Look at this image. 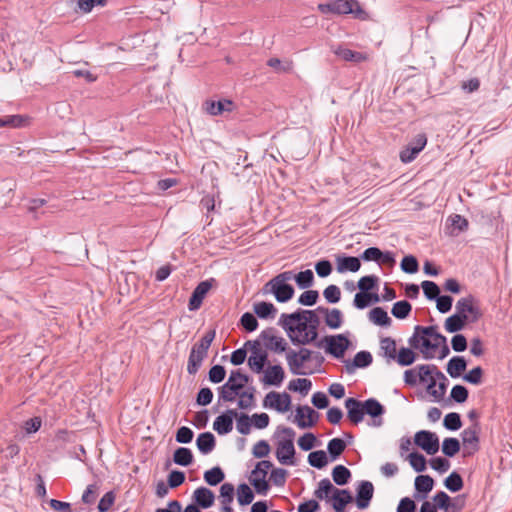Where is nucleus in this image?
Returning a JSON list of instances; mask_svg holds the SVG:
<instances>
[{
  "instance_id": "nucleus-11",
  "label": "nucleus",
  "mask_w": 512,
  "mask_h": 512,
  "mask_svg": "<svg viewBox=\"0 0 512 512\" xmlns=\"http://www.w3.org/2000/svg\"><path fill=\"white\" fill-rule=\"evenodd\" d=\"M263 293H271L280 303L288 302L294 295V288L289 283H282L271 279L263 287Z\"/></svg>"
},
{
  "instance_id": "nucleus-19",
  "label": "nucleus",
  "mask_w": 512,
  "mask_h": 512,
  "mask_svg": "<svg viewBox=\"0 0 512 512\" xmlns=\"http://www.w3.org/2000/svg\"><path fill=\"white\" fill-rule=\"evenodd\" d=\"M238 417V412L235 409H228L214 420L213 429L219 435H226L233 429V419Z\"/></svg>"
},
{
  "instance_id": "nucleus-35",
  "label": "nucleus",
  "mask_w": 512,
  "mask_h": 512,
  "mask_svg": "<svg viewBox=\"0 0 512 512\" xmlns=\"http://www.w3.org/2000/svg\"><path fill=\"white\" fill-rule=\"evenodd\" d=\"M362 404L364 408V414H367L374 419L381 417L385 412L383 405L374 398H369L365 401H362Z\"/></svg>"
},
{
  "instance_id": "nucleus-43",
  "label": "nucleus",
  "mask_w": 512,
  "mask_h": 512,
  "mask_svg": "<svg viewBox=\"0 0 512 512\" xmlns=\"http://www.w3.org/2000/svg\"><path fill=\"white\" fill-rule=\"evenodd\" d=\"M255 388L250 387L246 391H241L237 396L240 397L237 405L240 409H249L254 406Z\"/></svg>"
},
{
  "instance_id": "nucleus-14",
  "label": "nucleus",
  "mask_w": 512,
  "mask_h": 512,
  "mask_svg": "<svg viewBox=\"0 0 512 512\" xmlns=\"http://www.w3.org/2000/svg\"><path fill=\"white\" fill-rule=\"evenodd\" d=\"M263 406L284 413L290 409L291 397L286 392L278 393L271 391L265 396Z\"/></svg>"
},
{
  "instance_id": "nucleus-16",
  "label": "nucleus",
  "mask_w": 512,
  "mask_h": 512,
  "mask_svg": "<svg viewBox=\"0 0 512 512\" xmlns=\"http://www.w3.org/2000/svg\"><path fill=\"white\" fill-rule=\"evenodd\" d=\"M427 144L426 135L421 133L416 135L413 140L400 152V160L403 163L412 162Z\"/></svg>"
},
{
  "instance_id": "nucleus-29",
  "label": "nucleus",
  "mask_w": 512,
  "mask_h": 512,
  "mask_svg": "<svg viewBox=\"0 0 512 512\" xmlns=\"http://www.w3.org/2000/svg\"><path fill=\"white\" fill-rule=\"evenodd\" d=\"M194 499L198 506L203 509H207L213 505L215 495L210 489L206 487H200L194 491Z\"/></svg>"
},
{
  "instance_id": "nucleus-28",
  "label": "nucleus",
  "mask_w": 512,
  "mask_h": 512,
  "mask_svg": "<svg viewBox=\"0 0 512 512\" xmlns=\"http://www.w3.org/2000/svg\"><path fill=\"white\" fill-rule=\"evenodd\" d=\"M336 264L339 273L357 272L361 267L360 258L354 256H338Z\"/></svg>"
},
{
  "instance_id": "nucleus-31",
  "label": "nucleus",
  "mask_w": 512,
  "mask_h": 512,
  "mask_svg": "<svg viewBox=\"0 0 512 512\" xmlns=\"http://www.w3.org/2000/svg\"><path fill=\"white\" fill-rule=\"evenodd\" d=\"M332 498L334 500L333 509L336 512H344L346 505L353 501L351 493L346 489L335 490Z\"/></svg>"
},
{
  "instance_id": "nucleus-63",
  "label": "nucleus",
  "mask_w": 512,
  "mask_h": 512,
  "mask_svg": "<svg viewBox=\"0 0 512 512\" xmlns=\"http://www.w3.org/2000/svg\"><path fill=\"white\" fill-rule=\"evenodd\" d=\"M409 462L416 472H423L426 469V459L418 452H412L409 455Z\"/></svg>"
},
{
  "instance_id": "nucleus-7",
  "label": "nucleus",
  "mask_w": 512,
  "mask_h": 512,
  "mask_svg": "<svg viewBox=\"0 0 512 512\" xmlns=\"http://www.w3.org/2000/svg\"><path fill=\"white\" fill-rule=\"evenodd\" d=\"M273 467V464L269 460L259 461L255 468L251 471L249 476V482L254 487L255 491L259 495L265 496L269 491V482L266 477L268 471Z\"/></svg>"
},
{
  "instance_id": "nucleus-20",
  "label": "nucleus",
  "mask_w": 512,
  "mask_h": 512,
  "mask_svg": "<svg viewBox=\"0 0 512 512\" xmlns=\"http://www.w3.org/2000/svg\"><path fill=\"white\" fill-rule=\"evenodd\" d=\"M479 423H474L464 429L461 433L462 443L466 449L467 454H473L479 448Z\"/></svg>"
},
{
  "instance_id": "nucleus-50",
  "label": "nucleus",
  "mask_w": 512,
  "mask_h": 512,
  "mask_svg": "<svg viewBox=\"0 0 512 512\" xmlns=\"http://www.w3.org/2000/svg\"><path fill=\"white\" fill-rule=\"evenodd\" d=\"M254 499V494L251 488L242 483L237 488V500L240 505H249Z\"/></svg>"
},
{
  "instance_id": "nucleus-37",
  "label": "nucleus",
  "mask_w": 512,
  "mask_h": 512,
  "mask_svg": "<svg viewBox=\"0 0 512 512\" xmlns=\"http://www.w3.org/2000/svg\"><path fill=\"white\" fill-rule=\"evenodd\" d=\"M30 123V118L23 115H8L0 118V127L20 128L25 127Z\"/></svg>"
},
{
  "instance_id": "nucleus-56",
  "label": "nucleus",
  "mask_w": 512,
  "mask_h": 512,
  "mask_svg": "<svg viewBox=\"0 0 512 512\" xmlns=\"http://www.w3.org/2000/svg\"><path fill=\"white\" fill-rule=\"evenodd\" d=\"M443 425L447 430L456 431L461 428V417L456 412L448 413L443 420Z\"/></svg>"
},
{
  "instance_id": "nucleus-46",
  "label": "nucleus",
  "mask_w": 512,
  "mask_h": 512,
  "mask_svg": "<svg viewBox=\"0 0 512 512\" xmlns=\"http://www.w3.org/2000/svg\"><path fill=\"white\" fill-rule=\"evenodd\" d=\"M411 310V304L406 300H402L394 303L391 313L398 319H405L409 316Z\"/></svg>"
},
{
  "instance_id": "nucleus-1",
  "label": "nucleus",
  "mask_w": 512,
  "mask_h": 512,
  "mask_svg": "<svg viewBox=\"0 0 512 512\" xmlns=\"http://www.w3.org/2000/svg\"><path fill=\"white\" fill-rule=\"evenodd\" d=\"M445 341L446 337L437 332V326H416L414 334L408 340L412 348L420 349L425 359L433 358L434 355L431 352Z\"/></svg>"
},
{
  "instance_id": "nucleus-27",
  "label": "nucleus",
  "mask_w": 512,
  "mask_h": 512,
  "mask_svg": "<svg viewBox=\"0 0 512 512\" xmlns=\"http://www.w3.org/2000/svg\"><path fill=\"white\" fill-rule=\"evenodd\" d=\"M334 54L344 61L350 62H363L367 60V55L361 52L353 51L344 46H337L332 48Z\"/></svg>"
},
{
  "instance_id": "nucleus-12",
  "label": "nucleus",
  "mask_w": 512,
  "mask_h": 512,
  "mask_svg": "<svg viewBox=\"0 0 512 512\" xmlns=\"http://www.w3.org/2000/svg\"><path fill=\"white\" fill-rule=\"evenodd\" d=\"M310 349L301 348L298 352L295 350H288L286 353V360L290 371L294 375H306L307 372L303 371L304 364L310 361Z\"/></svg>"
},
{
  "instance_id": "nucleus-51",
  "label": "nucleus",
  "mask_w": 512,
  "mask_h": 512,
  "mask_svg": "<svg viewBox=\"0 0 512 512\" xmlns=\"http://www.w3.org/2000/svg\"><path fill=\"white\" fill-rule=\"evenodd\" d=\"M460 451V442L457 438L448 437L443 440L442 452L448 456L453 457Z\"/></svg>"
},
{
  "instance_id": "nucleus-62",
  "label": "nucleus",
  "mask_w": 512,
  "mask_h": 512,
  "mask_svg": "<svg viewBox=\"0 0 512 512\" xmlns=\"http://www.w3.org/2000/svg\"><path fill=\"white\" fill-rule=\"evenodd\" d=\"M323 296L328 303H337L341 299L340 288L334 284H331L324 289Z\"/></svg>"
},
{
  "instance_id": "nucleus-42",
  "label": "nucleus",
  "mask_w": 512,
  "mask_h": 512,
  "mask_svg": "<svg viewBox=\"0 0 512 512\" xmlns=\"http://www.w3.org/2000/svg\"><path fill=\"white\" fill-rule=\"evenodd\" d=\"M335 490L339 489L335 488L328 478H324L319 482L318 488L314 491V496L317 499L322 500L326 498L330 493L334 494Z\"/></svg>"
},
{
  "instance_id": "nucleus-9",
  "label": "nucleus",
  "mask_w": 512,
  "mask_h": 512,
  "mask_svg": "<svg viewBox=\"0 0 512 512\" xmlns=\"http://www.w3.org/2000/svg\"><path fill=\"white\" fill-rule=\"evenodd\" d=\"M245 347H249L251 354L248 358V366L254 373H261L268 360V354L266 351L261 349L260 340H249L244 344Z\"/></svg>"
},
{
  "instance_id": "nucleus-17",
  "label": "nucleus",
  "mask_w": 512,
  "mask_h": 512,
  "mask_svg": "<svg viewBox=\"0 0 512 512\" xmlns=\"http://www.w3.org/2000/svg\"><path fill=\"white\" fill-rule=\"evenodd\" d=\"M319 414L310 406H298L296 408L295 422L301 429L312 427L316 424Z\"/></svg>"
},
{
  "instance_id": "nucleus-33",
  "label": "nucleus",
  "mask_w": 512,
  "mask_h": 512,
  "mask_svg": "<svg viewBox=\"0 0 512 512\" xmlns=\"http://www.w3.org/2000/svg\"><path fill=\"white\" fill-rule=\"evenodd\" d=\"M215 437L211 432H204L199 434L196 440V445L202 454H209L215 447Z\"/></svg>"
},
{
  "instance_id": "nucleus-4",
  "label": "nucleus",
  "mask_w": 512,
  "mask_h": 512,
  "mask_svg": "<svg viewBox=\"0 0 512 512\" xmlns=\"http://www.w3.org/2000/svg\"><path fill=\"white\" fill-rule=\"evenodd\" d=\"M277 431L284 435V438L277 443L276 458L283 465H293L295 456L293 440L295 432L290 427H278Z\"/></svg>"
},
{
  "instance_id": "nucleus-55",
  "label": "nucleus",
  "mask_w": 512,
  "mask_h": 512,
  "mask_svg": "<svg viewBox=\"0 0 512 512\" xmlns=\"http://www.w3.org/2000/svg\"><path fill=\"white\" fill-rule=\"evenodd\" d=\"M421 287L429 300H436L440 296V288L435 282L425 280L421 283Z\"/></svg>"
},
{
  "instance_id": "nucleus-59",
  "label": "nucleus",
  "mask_w": 512,
  "mask_h": 512,
  "mask_svg": "<svg viewBox=\"0 0 512 512\" xmlns=\"http://www.w3.org/2000/svg\"><path fill=\"white\" fill-rule=\"evenodd\" d=\"M240 325L247 332H253L258 327V320L254 316V314H252L250 312H246L240 318Z\"/></svg>"
},
{
  "instance_id": "nucleus-38",
  "label": "nucleus",
  "mask_w": 512,
  "mask_h": 512,
  "mask_svg": "<svg viewBox=\"0 0 512 512\" xmlns=\"http://www.w3.org/2000/svg\"><path fill=\"white\" fill-rule=\"evenodd\" d=\"M332 478L337 485L343 486L349 482L351 478V472L344 465H337L332 470Z\"/></svg>"
},
{
  "instance_id": "nucleus-24",
  "label": "nucleus",
  "mask_w": 512,
  "mask_h": 512,
  "mask_svg": "<svg viewBox=\"0 0 512 512\" xmlns=\"http://www.w3.org/2000/svg\"><path fill=\"white\" fill-rule=\"evenodd\" d=\"M285 378V372L281 365L269 366L264 371L261 382L264 385L279 387Z\"/></svg>"
},
{
  "instance_id": "nucleus-44",
  "label": "nucleus",
  "mask_w": 512,
  "mask_h": 512,
  "mask_svg": "<svg viewBox=\"0 0 512 512\" xmlns=\"http://www.w3.org/2000/svg\"><path fill=\"white\" fill-rule=\"evenodd\" d=\"M225 478V474L220 467H213L204 473V480L211 486H216Z\"/></svg>"
},
{
  "instance_id": "nucleus-57",
  "label": "nucleus",
  "mask_w": 512,
  "mask_h": 512,
  "mask_svg": "<svg viewBox=\"0 0 512 512\" xmlns=\"http://www.w3.org/2000/svg\"><path fill=\"white\" fill-rule=\"evenodd\" d=\"M437 371H440L435 365L418 366V379L420 382H427L433 376L437 377Z\"/></svg>"
},
{
  "instance_id": "nucleus-23",
  "label": "nucleus",
  "mask_w": 512,
  "mask_h": 512,
  "mask_svg": "<svg viewBox=\"0 0 512 512\" xmlns=\"http://www.w3.org/2000/svg\"><path fill=\"white\" fill-rule=\"evenodd\" d=\"M203 110L212 116L221 115L223 112H230L234 108L231 100L223 99L219 101L206 100L202 106Z\"/></svg>"
},
{
  "instance_id": "nucleus-40",
  "label": "nucleus",
  "mask_w": 512,
  "mask_h": 512,
  "mask_svg": "<svg viewBox=\"0 0 512 512\" xmlns=\"http://www.w3.org/2000/svg\"><path fill=\"white\" fill-rule=\"evenodd\" d=\"M369 319L374 324L379 326H388L391 323V319L387 312L381 307H375L369 312Z\"/></svg>"
},
{
  "instance_id": "nucleus-10",
  "label": "nucleus",
  "mask_w": 512,
  "mask_h": 512,
  "mask_svg": "<svg viewBox=\"0 0 512 512\" xmlns=\"http://www.w3.org/2000/svg\"><path fill=\"white\" fill-rule=\"evenodd\" d=\"M258 340L263 342L266 350L274 353L281 354L283 352L287 353L288 351V343L283 337L276 335L274 328H267L263 330L260 333Z\"/></svg>"
},
{
  "instance_id": "nucleus-21",
  "label": "nucleus",
  "mask_w": 512,
  "mask_h": 512,
  "mask_svg": "<svg viewBox=\"0 0 512 512\" xmlns=\"http://www.w3.org/2000/svg\"><path fill=\"white\" fill-rule=\"evenodd\" d=\"M213 279L200 282L189 299L188 308L190 311H195L202 305L203 299L212 287Z\"/></svg>"
},
{
  "instance_id": "nucleus-36",
  "label": "nucleus",
  "mask_w": 512,
  "mask_h": 512,
  "mask_svg": "<svg viewBox=\"0 0 512 512\" xmlns=\"http://www.w3.org/2000/svg\"><path fill=\"white\" fill-rule=\"evenodd\" d=\"M254 313L261 319L274 318L277 308L270 302H258L253 306Z\"/></svg>"
},
{
  "instance_id": "nucleus-60",
  "label": "nucleus",
  "mask_w": 512,
  "mask_h": 512,
  "mask_svg": "<svg viewBox=\"0 0 512 512\" xmlns=\"http://www.w3.org/2000/svg\"><path fill=\"white\" fill-rule=\"evenodd\" d=\"M267 65L273 68L278 73L289 72L292 70L293 67L292 61L282 62L279 58H270L267 61Z\"/></svg>"
},
{
  "instance_id": "nucleus-8",
  "label": "nucleus",
  "mask_w": 512,
  "mask_h": 512,
  "mask_svg": "<svg viewBox=\"0 0 512 512\" xmlns=\"http://www.w3.org/2000/svg\"><path fill=\"white\" fill-rule=\"evenodd\" d=\"M302 313L303 320L306 321L307 326L310 328L309 333L303 334V336L295 337L293 344L296 345H307L315 342L318 337V327L320 325V318L313 310H299Z\"/></svg>"
},
{
  "instance_id": "nucleus-3",
  "label": "nucleus",
  "mask_w": 512,
  "mask_h": 512,
  "mask_svg": "<svg viewBox=\"0 0 512 512\" xmlns=\"http://www.w3.org/2000/svg\"><path fill=\"white\" fill-rule=\"evenodd\" d=\"M249 380V376L243 374L240 370L232 371L228 381L218 389L219 401L233 402Z\"/></svg>"
},
{
  "instance_id": "nucleus-49",
  "label": "nucleus",
  "mask_w": 512,
  "mask_h": 512,
  "mask_svg": "<svg viewBox=\"0 0 512 512\" xmlns=\"http://www.w3.org/2000/svg\"><path fill=\"white\" fill-rule=\"evenodd\" d=\"M381 350L384 353V356L389 360H395L397 355L396 342L394 339L390 337H385L381 339L380 342Z\"/></svg>"
},
{
  "instance_id": "nucleus-2",
  "label": "nucleus",
  "mask_w": 512,
  "mask_h": 512,
  "mask_svg": "<svg viewBox=\"0 0 512 512\" xmlns=\"http://www.w3.org/2000/svg\"><path fill=\"white\" fill-rule=\"evenodd\" d=\"M215 336V330H209L198 343L193 345L187 364V371L189 374L194 375L198 372L203 360L207 356L208 349L215 339Z\"/></svg>"
},
{
  "instance_id": "nucleus-58",
  "label": "nucleus",
  "mask_w": 512,
  "mask_h": 512,
  "mask_svg": "<svg viewBox=\"0 0 512 512\" xmlns=\"http://www.w3.org/2000/svg\"><path fill=\"white\" fill-rule=\"evenodd\" d=\"M378 283V277L375 275H367L360 278L358 281V288L360 289V292L367 293L370 290H373L376 288Z\"/></svg>"
},
{
  "instance_id": "nucleus-48",
  "label": "nucleus",
  "mask_w": 512,
  "mask_h": 512,
  "mask_svg": "<svg viewBox=\"0 0 512 512\" xmlns=\"http://www.w3.org/2000/svg\"><path fill=\"white\" fill-rule=\"evenodd\" d=\"M434 486V480L429 475H419L415 478V489L418 492L427 494Z\"/></svg>"
},
{
  "instance_id": "nucleus-54",
  "label": "nucleus",
  "mask_w": 512,
  "mask_h": 512,
  "mask_svg": "<svg viewBox=\"0 0 512 512\" xmlns=\"http://www.w3.org/2000/svg\"><path fill=\"white\" fill-rule=\"evenodd\" d=\"M416 359L415 353L409 349L402 347L396 355V361L401 366H409L414 363Z\"/></svg>"
},
{
  "instance_id": "nucleus-52",
  "label": "nucleus",
  "mask_w": 512,
  "mask_h": 512,
  "mask_svg": "<svg viewBox=\"0 0 512 512\" xmlns=\"http://www.w3.org/2000/svg\"><path fill=\"white\" fill-rule=\"evenodd\" d=\"M295 281L301 289L310 288L314 283V274L310 269L301 271L296 274Z\"/></svg>"
},
{
  "instance_id": "nucleus-53",
  "label": "nucleus",
  "mask_w": 512,
  "mask_h": 512,
  "mask_svg": "<svg viewBox=\"0 0 512 512\" xmlns=\"http://www.w3.org/2000/svg\"><path fill=\"white\" fill-rule=\"evenodd\" d=\"M445 487L451 492H458L463 488V479L457 472H452L444 481Z\"/></svg>"
},
{
  "instance_id": "nucleus-26",
  "label": "nucleus",
  "mask_w": 512,
  "mask_h": 512,
  "mask_svg": "<svg viewBox=\"0 0 512 512\" xmlns=\"http://www.w3.org/2000/svg\"><path fill=\"white\" fill-rule=\"evenodd\" d=\"M316 311L325 315V323L329 328L338 329L341 327L342 322H343V315L339 309H337V308L329 309V308L320 306L317 308Z\"/></svg>"
},
{
  "instance_id": "nucleus-45",
  "label": "nucleus",
  "mask_w": 512,
  "mask_h": 512,
  "mask_svg": "<svg viewBox=\"0 0 512 512\" xmlns=\"http://www.w3.org/2000/svg\"><path fill=\"white\" fill-rule=\"evenodd\" d=\"M312 387V382L307 378H297L290 381L288 389L294 392H299L303 395L308 394Z\"/></svg>"
},
{
  "instance_id": "nucleus-39",
  "label": "nucleus",
  "mask_w": 512,
  "mask_h": 512,
  "mask_svg": "<svg viewBox=\"0 0 512 512\" xmlns=\"http://www.w3.org/2000/svg\"><path fill=\"white\" fill-rule=\"evenodd\" d=\"M173 461L177 465L189 466L193 462V454L189 448L179 447L174 451Z\"/></svg>"
},
{
  "instance_id": "nucleus-47",
  "label": "nucleus",
  "mask_w": 512,
  "mask_h": 512,
  "mask_svg": "<svg viewBox=\"0 0 512 512\" xmlns=\"http://www.w3.org/2000/svg\"><path fill=\"white\" fill-rule=\"evenodd\" d=\"M346 443L341 438H333L328 442L327 450L332 460L337 459L345 450Z\"/></svg>"
},
{
  "instance_id": "nucleus-32",
  "label": "nucleus",
  "mask_w": 512,
  "mask_h": 512,
  "mask_svg": "<svg viewBox=\"0 0 512 512\" xmlns=\"http://www.w3.org/2000/svg\"><path fill=\"white\" fill-rule=\"evenodd\" d=\"M467 362L462 356H454L447 363V373L452 378H458L466 370Z\"/></svg>"
},
{
  "instance_id": "nucleus-22",
  "label": "nucleus",
  "mask_w": 512,
  "mask_h": 512,
  "mask_svg": "<svg viewBox=\"0 0 512 512\" xmlns=\"http://www.w3.org/2000/svg\"><path fill=\"white\" fill-rule=\"evenodd\" d=\"M356 505L359 509H366L374 494V486L370 481H361L356 489Z\"/></svg>"
},
{
  "instance_id": "nucleus-41",
  "label": "nucleus",
  "mask_w": 512,
  "mask_h": 512,
  "mask_svg": "<svg viewBox=\"0 0 512 512\" xmlns=\"http://www.w3.org/2000/svg\"><path fill=\"white\" fill-rule=\"evenodd\" d=\"M308 463L317 469H322L328 464L327 454L324 450L313 451L308 455Z\"/></svg>"
},
{
  "instance_id": "nucleus-18",
  "label": "nucleus",
  "mask_w": 512,
  "mask_h": 512,
  "mask_svg": "<svg viewBox=\"0 0 512 512\" xmlns=\"http://www.w3.org/2000/svg\"><path fill=\"white\" fill-rule=\"evenodd\" d=\"M456 313L460 316L468 315L469 322H476L481 317L479 308L474 305L473 296L459 299L456 303Z\"/></svg>"
},
{
  "instance_id": "nucleus-15",
  "label": "nucleus",
  "mask_w": 512,
  "mask_h": 512,
  "mask_svg": "<svg viewBox=\"0 0 512 512\" xmlns=\"http://www.w3.org/2000/svg\"><path fill=\"white\" fill-rule=\"evenodd\" d=\"M414 442L429 455H434L439 450L437 435L427 430L418 431L414 436Z\"/></svg>"
},
{
  "instance_id": "nucleus-5",
  "label": "nucleus",
  "mask_w": 512,
  "mask_h": 512,
  "mask_svg": "<svg viewBox=\"0 0 512 512\" xmlns=\"http://www.w3.org/2000/svg\"><path fill=\"white\" fill-rule=\"evenodd\" d=\"M315 345L318 348H323L327 354L340 359L349 348L350 341L344 334L327 335L317 341Z\"/></svg>"
},
{
  "instance_id": "nucleus-30",
  "label": "nucleus",
  "mask_w": 512,
  "mask_h": 512,
  "mask_svg": "<svg viewBox=\"0 0 512 512\" xmlns=\"http://www.w3.org/2000/svg\"><path fill=\"white\" fill-rule=\"evenodd\" d=\"M469 322L468 315H462L455 313L445 320L444 327L449 333H455L462 330L465 325Z\"/></svg>"
},
{
  "instance_id": "nucleus-6",
  "label": "nucleus",
  "mask_w": 512,
  "mask_h": 512,
  "mask_svg": "<svg viewBox=\"0 0 512 512\" xmlns=\"http://www.w3.org/2000/svg\"><path fill=\"white\" fill-rule=\"evenodd\" d=\"M302 313L296 311L291 314H282L280 317V325L286 330L291 342L295 337L303 336L305 333H309L310 328L307 326L305 320H303Z\"/></svg>"
},
{
  "instance_id": "nucleus-61",
  "label": "nucleus",
  "mask_w": 512,
  "mask_h": 512,
  "mask_svg": "<svg viewBox=\"0 0 512 512\" xmlns=\"http://www.w3.org/2000/svg\"><path fill=\"white\" fill-rule=\"evenodd\" d=\"M235 418L237 419V431L242 435H248L251 431V418L244 413H238V417Z\"/></svg>"
},
{
  "instance_id": "nucleus-64",
  "label": "nucleus",
  "mask_w": 512,
  "mask_h": 512,
  "mask_svg": "<svg viewBox=\"0 0 512 512\" xmlns=\"http://www.w3.org/2000/svg\"><path fill=\"white\" fill-rule=\"evenodd\" d=\"M401 269L408 274L416 273L419 269L417 259L412 255L405 256L401 261Z\"/></svg>"
},
{
  "instance_id": "nucleus-25",
  "label": "nucleus",
  "mask_w": 512,
  "mask_h": 512,
  "mask_svg": "<svg viewBox=\"0 0 512 512\" xmlns=\"http://www.w3.org/2000/svg\"><path fill=\"white\" fill-rule=\"evenodd\" d=\"M345 407L347 409V416L352 423L358 424L363 420L365 414L362 401L355 398H347L345 400Z\"/></svg>"
},
{
  "instance_id": "nucleus-34",
  "label": "nucleus",
  "mask_w": 512,
  "mask_h": 512,
  "mask_svg": "<svg viewBox=\"0 0 512 512\" xmlns=\"http://www.w3.org/2000/svg\"><path fill=\"white\" fill-rule=\"evenodd\" d=\"M372 355L368 351H360L354 356L352 364L348 363L346 369L349 373L354 371V368H365L372 363Z\"/></svg>"
},
{
  "instance_id": "nucleus-13",
  "label": "nucleus",
  "mask_w": 512,
  "mask_h": 512,
  "mask_svg": "<svg viewBox=\"0 0 512 512\" xmlns=\"http://www.w3.org/2000/svg\"><path fill=\"white\" fill-rule=\"evenodd\" d=\"M318 9L322 13L349 14L360 10L356 0H335L330 3L319 4Z\"/></svg>"
}]
</instances>
